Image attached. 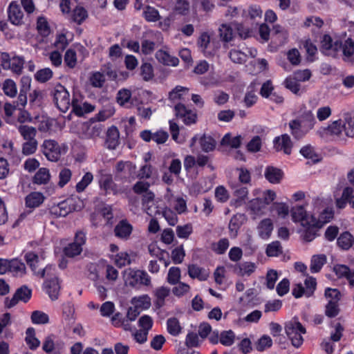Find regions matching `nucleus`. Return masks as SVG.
Here are the masks:
<instances>
[{"label": "nucleus", "mask_w": 354, "mask_h": 354, "mask_svg": "<svg viewBox=\"0 0 354 354\" xmlns=\"http://www.w3.org/2000/svg\"><path fill=\"white\" fill-rule=\"evenodd\" d=\"M124 281L126 286L136 287L138 285L149 286L151 278L143 270H134L131 268L124 272Z\"/></svg>", "instance_id": "f257e3e1"}, {"label": "nucleus", "mask_w": 354, "mask_h": 354, "mask_svg": "<svg viewBox=\"0 0 354 354\" xmlns=\"http://www.w3.org/2000/svg\"><path fill=\"white\" fill-rule=\"evenodd\" d=\"M286 333L292 342V344L296 347H299L304 342L301 334L306 333V328L297 321L288 322L285 326Z\"/></svg>", "instance_id": "f03ea898"}, {"label": "nucleus", "mask_w": 354, "mask_h": 354, "mask_svg": "<svg viewBox=\"0 0 354 354\" xmlns=\"http://www.w3.org/2000/svg\"><path fill=\"white\" fill-rule=\"evenodd\" d=\"M52 95L57 107L62 112H66L71 106V103L70 102L69 93L66 88L58 84L52 91Z\"/></svg>", "instance_id": "7ed1b4c3"}, {"label": "nucleus", "mask_w": 354, "mask_h": 354, "mask_svg": "<svg viewBox=\"0 0 354 354\" xmlns=\"http://www.w3.org/2000/svg\"><path fill=\"white\" fill-rule=\"evenodd\" d=\"M276 198V193L270 189L267 190L263 194L262 198H257L251 200L249 203L250 209L257 214H261Z\"/></svg>", "instance_id": "20e7f679"}, {"label": "nucleus", "mask_w": 354, "mask_h": 354, "mask_svg": "<svg viewBox=\"0 0 354 354\" xmlns=\"http://www.w3.org/2000/svg\"><path fill=\"white\" fill-rule=\"evenodd\" d=\"M86 242V234L80 230L75 233L73 243H69L64 248V254L67 257L73 258L80 254L82 251V245Z\"/></svg>", "instance_id": "39448f33"}, {"label": "nucleus", "mask_w": 354, "mask_h": 354, "mask_svg": "<svg viewBox=\"0 0 354 354\" xmlns=\"http://www.w3.org/2000/svg\"><path fill=\"white\" fill-rule=\"evenodd\" d=\"M42 152L46 158L52 162H57L61 157V149L54 140H45L41 145Z\"/></svg>", "instance_id": "423d86ee"}, {"label": "nucleus", "mask_w": 354, "mask_h": 354, "mask_svg": "<svg viewBox=\"0 0 354 354\" xmlns=\"http://www.w3.org/2000/svg\"><path fill=\"white\" fill-rule=\"evenodd\" d=\"M80 138L82 139H94L102 132V124L95 122H84L81 125Z\"/></svg>", "instance_id": "0eeeda50"}, {"label": "nucleus", "mask_w": 354, "mask_h": 354, "mask_svg": "<svg viewBox=\"0 0 354 354\" xmlns=\"http://www.w3.org/2000/svg\"><path fill=\"white\" fill-rule=\"evenodd\" d=\"M174 111L176 116L182 119L186 125L196 123L197 119L196 113L188 109L185 104L178 103L174 106Z\"/></svg>", "instance_id": "6e6552de"}, {"label": "nucleus", "mask_w": 354, "mask_h": 354, "mask_svg": "<svg viewBox=\"0 0 354 354\" xmlns=\"http://www.w3.org/2000/svg\"><path fill=\"white\" fill-rule=\"evenodd\" d=\"M321 44L323 53L326 55L334 57L342 48V42L339 41L333 42L331 37L328 35H324L323 36Z\"/></svg>", "instance_id": "1a4fd4ad"}, {"label": "nucleus", "mask_w": 354, "mask_h": 354, "mask_svg": "<svg viewBox=\"0 0 354 354\" xmlns=\"http://www.w3.org/2000/svg\"><path fill=\"white\" fill-rule=\"evenodd\" d=\"M140 137L145 142L153 140L158 145H160L167 140L169 134L162 130L158 131L156 133H152L150 130H144L140 132Z\"/></svg>", "instance_id": "9d476101"}, {"label": "nucleus", "mask_w": 354, "mask_h": 354, "mask_svg": "<svg viewBox=\"0 0 354 354\" xmlns=\"http://www.w3.org/2000/svg\"><path fill=\"white\" fill-rule=\"evenodd\" d=\"M8 19L15 26H21L24 24V12L20 6L15 1L10 3L8 9Z\"/></svg>", "instance_id": "9b49d317"}, {"label": "nucleus", "mask_w": 354, "mask_h": 354, "mask_svg": "<svg viewBox=\"0 0 354 354\" xmlns=\"http://www.w3.org/2000/svg\"><path fill=\"white\" fill-rule=\"evenodd\" d=\"M136 169V165L131 162L120 160L115 165V178L121 179L123 177V173L125 174L124 178H127V176H130L135 173Z\"/></svg>", "instance_id": "f8f14e48"}, {"label": "nucleus", "mask_w": 354, "mask_h": 354, "mask_svg": "<svg viewBox=\"0 0 354 354\" xmlns=\"http://www.w3.org/2000/svg\"><path fill=\"white\" fill-rule=\"evenodd\" d=\"M26 261L28 265L31 268L35 274L39 275L41 277H44L45 274H49V271L51 270V266H46L44 268L40 269L37 271V264L39 263L38 256L33 252H28L25 256Z\"/></svg>", "instance_id": "ddd939ff"}, {"label": "nucleus", "mask_w": 354, "mask_h": 354, "mask_svg": "<svg viewBox=\"0 0 354 354\" xmlns=\"http://www.w3.org/2000/svg\"><path fill=\"white\" fill-rule=\"evenodd\" d=\"M292 219L294 222H300L302 226H306L309 224L311 221V217L309 216L305 208L301 205H297L292 207L290 210Z\"/></svg>", "instance_id": "4468645a"}, {"label": "nucleus", "mask_w": 354, "mask_h": 354, "mask_svg": "<svg viewBox=\"0 0 354 354\" xmlns=\"http://www.w3.org/2000/svg\"><path fill=\"white\" fill-rule=\"evenodd\" d=\"M273 142L274 147L277 151L283 150L286 154H290L292 143L288 134H283L281 137H276Z\"/></svg>", "instance_id": "2eb2a0df"}, {"label": "nucleus", "mask_w": 354, "mask_h": 354, "mask_svg": "<svg viewBox=\"0 0 354 354\" xmlns=\"http://www.w3.org/2000/svg\"><path fill=\"white\" fill-rule=\"evenodd\" d=\"M133 226L126 220L120 221L115 227V235L122 239H128L132 232Z\"/></svg>", "instance_id": "dca6fc26"}, {"label": "nucleus", "mask_w": 354, "mask_h": 354, "mask_svg": "<svg viewBox=\"0 0 354 354\" xmlns=\"http://www.w3.org/2000/svg\"><path fill=\"white\" fill-rule=\"evenodd\" d=\"M304 227L306 229L302 235L303 239L306 242H310L316 237L317 231L322 227V225H319V223H316L315 218L311 217L309 224Z\"/></svg>", "instance_id": "f3484780"}, {"label": "nucleus", "mask_w": 354, "mask_h": 354, "mask_svg": "<svg viewBox=\"0 0 354 354\" xmlns=\"http://www.w3.org/2000/svg\"><path fill=\"white\" fill-rule=\"evenodd\" d=\"M120 143V133L118 129L112 126L108 129L105 145L109 149H115Z\"/></svg>", "instance_id": "a211bd4d"}, {"label": "nucleus", "mask_w": 354, "mask_h": 354, "mask_svg": "<svg viewBox=\"0 0 354 354\" xmlns=\"http://www.w3.org/2000/svg\"><path fill=\"white\" fill-rule=\"evenodd\" d=\"M72 111L77 116H83L85 113L92 112L95 107L92 104L82 103L77 99L73 98L71 102Z\"/></svg>", "instance_id": "6ab92c4d"}, {"label": "nucleus", "mask_w": 354, "mask_h": 354, "mask_svg": "<svg viewBox=\"0 0 354 354\" xmlns=\"http://www.w3.org/2000/svg\"><path fill=\"white\" fill-rule=\"evenodd\" d=\"M44 288L53 301L58 299L60 285L57 277H55L46 280L44 283Z\"/></svg>", "instance_id": "aec40b11"}, {"label": "nucleus", "mask_w": 354, "mask_h": 354, "mask_svg": "<svg viewBox=\"0 0 354 354\" xmlns=\"http://www.w3.org/2000/svg\"><path fill=\"white\" fill-rule=\"evenodd\" d=\"M343 53V60L351 64L354 65V41L351 39H347L344 43L342 44Z\"/></svg>", "instance_id": "412c9836"}, {"label": "nucleus", "mask_w": 354, "mask_h": 354, "mask_svg": "<svg viewBox=\"0 0 354 354\" xmlns=\"http://www.w3.org/2000/svg\"><path fill=\"white\" fill-rule=\"evenodd\" d=\"M157 60L166 66H176L178 65L179 59L178 57L171 56L167 51L158 50L155 55Z\"/></svg>", "instance_id": "4be33fe9"}, {"label": "nucleus", "mask_w": 354, "mask_h": 354, "mask_svg": "<svg viewBox=\"0 0 354 354\" xmlns=\"http://www.w3.org/2000/svg\"><path fill=\"white\" fill-rule=\"evenodd\" d=\"M71 201L72 200L68 199L58 203L57 206L52 207V213L57 216L65 217L74 209L71 207Z\"/></svg>", "instance_id": "5701e85b"}, {"label": "nucleus", "mask_w": 354, "mask_h": 354, "mask_svg": "<svg viewBox=\"0 0 354 354\" xmlns=\"http://www.w3.org/2000/svg\"><path fill=\"white\" fill-rule=\"evenodd\" d=\"M283 171L272 166L266 167L265 171V177L270 183L273 184L279 183L283 178Z\"/></svg>", "instance_id": "b1692460"}, {"label": "nucleus", "mask_w": 354, "mask_h": 354, "mask_svg": "<svg viewBox=\"0 0 354 354\" xmlns=\"http://www.w3.org/2000/svg\"><path fill=\"white\" fill-rule=\"evenodd\" d=\"M189 276L192 279H198L200 281H205L209 277V272L196 264L188 266Z\"/></svg>", "instance_id": "393cba45"}, {"label": "nucleus", "mask_w": 354, "mask_h": 354, "mask_svg": "<svg viewBox=\"0 0 354 354\" xmlns=\"http://www.w3.org/2000/svg\"><path fill=\"white\" fill-rule=\"evenodd\" d=\"M295 120H297L303 128H305L308 131L313 128L315 123V119L311 111H304Z\"/></svg>", "instance_id": "a878e982"}, {"label": "nucleus", "mask_w": 354, "mask_h": 354, "mask_svg": "<svg viewBox=\"0 0 354 354\" xmlns=\"http://www.w3.org/2000/svg\"><path fill=\"white\" fill-rule=\"evenodd\" d=\"M117 102L122 106L131 108L133 101L131 100V92L129 89L123 88L118 92L116 97Z\"/></svg>", "instance_id": "bb28decb"}, {"label": "nucleus", "mask_w": 354, "mask_h": 354, "mask_svg": "<svg viewBox=\"0 0 354 354\" xmlns=\"http://www.w3.org/2000/svg\"><path fill=\"white\" fill-rule=\"evenodd\" d=\"M273 230V223L270 218L262 220L258 225L259 235L262 239H266L270 237Z\"/></svg>", "instance_id": "cd10ccee"}, {"label": "nucleus", "mask_w": 354, "mask_h": 354, "mask_svg": "<svg viewBox=\"0 0 354 354\" xmlns=\"http://www.w3.org/2000/svg\"><path fill=\"white\" fill-rule=\"evenodd\" d=\"M17 130L24 140H36L35 137L37 136V131L35 127L21 124L17 127Z\"/></svg>", "instance_id": "c85d7f7f"}, {"label": "nucleus", "mask_w": 354, "mask_h": 354, "mask_svg": "<svg viewBox=\"0 0 354 354\" xmlns=\"http://www.w3.org/2000/svg\"><path fill=\"white\" fill-rule=\"evenodd\" d=\"M199 143L201 149L206 153L212 151L216 145V140L211 136L205 133L199 137Z\"/></svg>", "instance_id": "c756f323"}, {"label": "nucleus", "mask_w": 354, "mask_h": 354, "mask_svg": "<svg viewBox=\"0 0 354 354\" xmlns=\"http://www.w3.org/2000/svg\"><path fill=\"white\" fill-rule=\"evenodd\" d=\"M25 342L30 350H36L40 345V341L35 337V330L29 327L26 331Z\"/></svg>", "instance_id": "7c9ffc66"}, {"label": "nucleus", "mask_w": 354, "mask_h": 354, "mask_svg": "<svg viewBox=\"0 0 354 354\" xmlns=\"http://www.w3.org/2000/svg\"><path fill=\"white\" fill-rule=\"evenodd\" d=\"M169 293L170 289L165 286L160 287L155 290L156 299L154 301V305L156 308H160L165 305V299Z\"/></svg>", "instance_id": "2f4dec72"}, {"label": "nucleus", "mask_w": 354, "mask_h": 354, "mask_svg": "<svg viewBox=\"0 0 354 354\" xmlns=\"http://www.w3.org/2000/svg\"><path fill=\"white\" fill-rule=\"evenodd\" d=\"M44 200V197L40 192H32L26 197V205L28 207L35 208L39 207Z\"/></svg>", "instance_id": "473e14b6"}, {"label": "nucleus", "mask_w": 354, "mask_h": 354, "mask_svg": "<svg viewBox=\"0 0 354 354\" xmlns=\"http://www.w3.org/2000/svg\"><path fill=\"white\" fill-rule=\"evenodd\" d=\"M289 127L291 134L295 139L299 140L303 138L308 132L305 128L299 123L297 120H293L289 122Z\"/></svg>", "instance_id": "72a5a7b5"}, {"label": "nucleus", "mask_w": 354, "mask_h": 354, "mask_svg": "<svg viewBox=\"0 0 354 354\" xmlns=\"http://www.w3.org/2000/svg\"><path fill=\"white\" fill-rule=\"evenodd\" d=\"M24 64V57L14 56L12 57L8 69L11 70L13 73L20 75L22 73Z\"/></svg>", "instance_id": "f704fd0d"}, {"label": "nucleus", "mask_w": 354, "mask_h": 354, "mask_svg": "<svg viewBox=\"0 0 354 354\" xmlns=\"http://www.w3.org/2000/svg\"><path fill=\"white\" fill-rule=\"evenodd\" d=\"M343 126L340 120L333 122L326 128L323 129V133L333 136H339L343 131Z\"/></svg>", "instance_id": "c9c22d12"}, {"label": "nucleus", "mask_w": 354, "mask_h": 354, "mask_svg": "<svg viewBox=\"0 0 354 354\" xmlns=\"http://www.w3.org/2000/svg\"><path fill=\"white\" fill-rule=\"evenodd\" d=\"M50 178L49 170L46 168H40L33 177L32 182L37 185H45L48 183Z\"/></svg>", "instance_id": "e433bc0d"}, {"label": "nucleus", "mask_w": 354, "mask_h": 354, "mask_svg": "<svg viewBox=\"0 0 354 354\" xmlns=\"http://www.w3.org/2000/svg\"><path fill=\"white\" fill-rule=\"evenodd\" d=\"M326 262V257L324 254L313 256L310 266L311 272L315 273L319 272Z\"/></svg>", "instance_id": "4c0bfd02"}, {"label": "nucleus", "mask_w": 354, "mask_h": 354, "mask_svg": "<svg viewBox=\"0 0 354 354\" xmlns=\"http://www.w3.org/2000/svg\"><path fill=\"white\" fill-rule=\"evenodd\" d=\"M9 270L8 272H12L15 275L24 274L26 272V266L21 261L17 259L9 260Z\"/></svg>", "instance_id": "58836bf2"}, {"label": "nucleus", "mask_w": 354, "mask_h": 354, "mask_svg": "<svg viewBox=\"0 0 354 354\" xmlns=\"http://www.w3.org/2000/svg\"><path fill=\"white\" fill-rule=\"evenodd\" d=\"M344 123L342 124L343 129L348 137H354V115L346 113L344 116Z\"/></svg>", "instance_id": "ea45409f"}, {"label": "nucleus", "mask_w": 354, "mask_h": 354, "mask_svg": "<svg viewBox=\"0 0 354 354\" xmlns=\"http://www.w3.org/2000/svg\"><path fill=\"white\" fill-rule=\"evenodd\" d=\"M353 238L348 232L340 234L337 239V245L343 250H348L353 245Z\"/></svg>", "instance_id": "a19ab883"}, {"label": "nucleus", "mask_w": 354, "mask_h": 354, "mask_svg": "<svg viewBox=\"0 0 354 354\" xmlns=\"http://www.w3.org/2000/svg\"><path fill=\"white\" fill-rule=\"evenodd\" d=\"M242 138L241 136H236L232 138L230 133L225 134L221 141V145L223 146H230L232 148H238L241 145Z\"/></svg>", "instance_id": "79ce46f5"}, {"label": "nucleus", "mask_w": 354, "mask_h": 354, "mask_svg": "<svg viewBox=\"0 0 354 354\" xmlns=\"http://www.w3.org/2000/svg\"><path fill=\"white\" fill-rule=\"evenodd\" d=\"M88 17L86 10L82 6H76L73 9L71 19L77 24H81Z\"/></svg>", "instance_id": "37998d69"}, {"label": "nucleus", "mask_w": 354, "mask_h": 354, "mask_svg": "<svg viewBox=\"0 0 354 354\" xmlns=\"http://www.w3.org/2000/svg\"><path fill=\"white\" fill-rule=\"evenodd\" d=\"M219 37L223 41L229 42L233 38V30L230 25L223 24L220 26Z\"/></svg>", "instance_id": "c03bdc74"}, {"label": "nucleus", "mask_w": 354, "mask_h": 354, "mask_svg": "<svg viewBox=\"0 0 354 354\" xmlns=\"http://www.w3.org/2000/svg\"><path fill=\"white\" fill-rule=\"evenodd\" d=\"M270 210L276 212L278 216L282 218H286L290 212L289 207L284 203H272Z\"/></svg>", "instance_id": "a18cd8bd"}, {"label": "nucleus", "mask_w": 354, "mask_h": 354, "mask_svg": "<svg viewBox=\"0 0 354 354\" xmlns=\"http://www.w3.org/2000/svg\"><path fill=\"white\" fill-rule=\"evenodd\" d=\"M283 252V249L279 241H273L268 244L266 253L268 257H278Z\"/></svg>", "instance_id": "49530a36"}, {"label": "nucleus", "mask_w": 354, "mask_h": 354, "mask_svg": "<svg viewBox=\"0 0 354 354\" xmlns=\"http://www.w3.org/2000/svg\"><path fill=\"white\" fill-rule=\"evenodd\" d=\"M340 312L339 302L328 301L325 306V315L329 318L335 317Z\"/></svg>", "instance_id": "de8ad7c7"}, {"label": "nucleus", "mask_w": 354, "mask_h": 354, "mask_svg": "<svg viewBox=\"0 0 354 354\" xmlns=\"http://www.w3.org/2000/svg\"><path fill=\"white\" fill-rule=\"evenodd\" d=\"M353 193V189L350 187H346L344 189L341 198L336 200V206L339 209H343L348 203L349 196Z\"/></svg>", "instance_id": "09e8293b"}, {"label": "nucleus", "mask_w": 354, "mask_h": 354, "mask_svg": "<svg viewBox=\"0 0 354 354\" xmlns=\"http://www.w3.org/2000/svg\"><path fill=\"white\" fill-rule=\"evenodd\" d=\"M2 89L4 93L10 97H15L17 94V85L11 79H6L3 83Z\"/></svg>", "instance_id": "8fccbe9b"}, {"label": "nucleus", "mask_w": 354, "mask_h": 354, "mask_svg": "<svg viewBox=\"0 0 354 354\" xmlns=\"http://www.w3.org/2000/svg\"><path fill=\"white\" fill-rule=\"evenodd\" d=\"M154 198L155 195L151 191L145 193L142 195V205L145 207L147 214L150 216L152 215V211L151 210L150 204L153 203Z\"/></svg>", "instance_id": "3c124183"}, {"label": "nucleus", "mask_w": 354, "mask_h": 354, "mask_svg": "<svg viewBox=\"0 0 354 354\" xmlns=\"http://www.w3.org/2000/svg\"><path fill=\"white\" fill-rule=\"evenodd\" d=\"M140 75L145 81H149L153 77V68L150 63H142L140 66Z\"/></svg>", "instance_id": "603ef678"}, {"label": "nucleus", "mask_w": 354, "mask_h": 354, "mask_svg": "<svg viewBox=\"0 0 354 354\" xmlns=\"http://www.w3.org/2000/svg\"><path fill=\"white\" fill-rule=\"evenodd\" d=\"M31 321L35 324H45L49 322V318L45 313L35 310L32 313Z\"/></svg>", "instance_id": "864d4df0"}, {"label": "nucleus", "mask_w": 354, "mask_h": 354, "mask_svg": "<svg viewBox=\"0 0 354 354\" xmlns=\"http://www.w3.org/2000/svg\"><path fill=\"white\" fill-rule=\"evenodd\" d=\"M38 142L37 140H26L22 145V153L24 155L29 156L33 154L37 151Z\"/></svg>", "instance_id": "5fc2aeb1"}, {"label": "nucleus", "mask_w": 354, "mask_h": 354, "mask_svg": "<svg viewBox=\"0 0 354 354\" xmlns=\"http://www.w3.org/2000/svg\"><path fill=\"white\" fill-rule=\"evenodd\" d=\"M238 274L244 276L245 274L250 275L255 270V265L253 263L245 262L240 263L236 268Z\"/></svg>", "instance_id": "6e6d98bb"}, {"label": "nucleus", "mask_w": 354, "mask_h": 354, "mask_svg": "<svg viewBox=\"0 0 354 354\" xmlns=\"http://www.w3.org/2000/svg\"><path fill=\"white\" fill-rule=\"evenodd\" d=\"M230 243L227 239H221L217 243L212 244V249L217 254H222L229 248Z\"/></svg>", "instance_id": "4d7b16f0"}, {"label": "nucleus", "mask_w": 354, "mask_h": 354, "mask_svg": "<svg viewBox=\"0 0 354 354\" xmlns=\"http://www.w3.org/2000/svg\"><path fill=\"white\" fill-rule=\"evenodd\" d=\"M93 176L91 172H86L82 179L76 185L75 189L78 193L82 192L92 182Z\"/></svg>", "instance_id": "13d9d810"}, {"label": "nucleus", "mask_w": 354, "mask_h": 354, "mask_svg": "<svg viewBox=\"0 0 354 354\" xmlns=\"http://www.w3.org/2000/svg\"><path fill=\"white\" fill-rule=\"evenodd\" d=\"M133 303L140 309H148L151 306V299L148 295H142L138 298H133Z\"/></svg>", "instance_id": "bf43d9fd"}, {"label": "nucleus", "mask_w": 354, "mask_h": 354, "mask_svg": "<svg viewBox=\"0 0 354 354\" xmlns=\"http://www.w3.org/2000/svg\"><path fill=\"white\" fill-rule=\"evenodd\" d=\"M283 84L286 88L291 91L293 93L299 94L300 91V84L293 76L288 77L285 80Z\"/></svg>", "instance_id": "052dcab7"}, {"label": "nucleus", "mask_w": 354, "mask_h": 354, "mask_svg": "<svg viewBox=\"0 0 354 354\" xmlns=\"http://www.w3.org/2000/svg\"><path fill=\"white\" fill-rule=\"evenodd\" d=\"M168 332L172 335H178L180 332L178 320L176 317L169 318L167 322Z\"/></svg>", "instance_id": "680f3d73"}, {"label": "nucleus", "mask_w": 354, "mask_h": 354, "mask_svg": "<svg viewBox=\"0 0 354 354\" xmlns=\"http://www.w3.org/2000/svg\"><path fill=\"white\" fill-rule=\"evenodd\" d=\"M234 333L232 330L223 331L220 335V342L226 346H230L233 344L234 342Z\"/></svg>", "instance_id": "e2e57ef3"}, {"label": "nucleus", "mask_w": 354, "mask_h": 354, "mask_svg": "<svg viewBox=\"0 0 354 354\" xmlns=\"http://www.w3.org/2000/svg\"><path fill=\"white\" fill-rule=\"evenodd\" d=\"M114 183L111 174L102 175L100 180V186L104 191L108 192L113 189Z\"/></svg>", "instance_id": "0e129e2a"}, {"label": "nucleus", "mask_w": 354, "mask_h": 354, "mask_svg": "<svg viewBox=\"0 0 354 354\" xmlns=\"http://www.w3.org/2000/svg\"><path fill=\"white\" fill-rule=\"evenodd\" d=\"M180 278V270L178 267H171L169 268L167 274V281L172 285L178 283Z\"/></svg>", "instance_id": "69168bd1"}, {"label": "nucleus", "mask_w": 354, "mask_h": 354, "mask_svg": "<svg viewBox=\"0 0 354 354\" xmlns=\"http://www.w3.org/2000/svg\"><path fill=\"white\" fill-rule=\"evenodd\" d=\"M230 59L236 64H242L246 60V55L241 50L232 49L229 52Z\"/></svg>", "instance_id": "338daca9"}, {"label": "nucleus", "mask_w": 354, "mask_h": 354, "mask_svg": "<svg viewBox=\"0 0 354 354\" xmlns=\"http://www.w3.org/2000/svg\"><path fill=\"white\" fill-rule=\"evenodd\" d=\"M324 295L328 301L333 302H339L342 298V294L337 288H327L325 290Z\"/></svg>", "instance_id": "774afa93"}]
</instances>
